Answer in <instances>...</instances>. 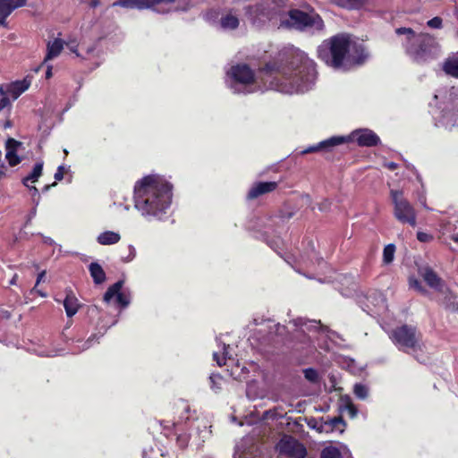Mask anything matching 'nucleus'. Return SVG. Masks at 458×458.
Returning <instances> with one entry per match:
<instances>
[{"mask_svg": "<svg viewBox=\"0 0 458 458\" xmlns=\"http://www.w3.org/2000/svg\"><path fill=\"white\" fill-rule=\"evenodd\" d=\"M259 72L268 89L286 94L308 91L317 76L315 63L300 49L289 51L284 63H267Z\"/></svg>", "mask_w": 458, "mask_h": 458, "instance_id": "obj_1", "label": "nucleus"}, {"mask_svg": "<svg viewBox=\"0 0 458 458\" xmlns=\"http://www.w3.org/2000/svg\"><path fill=\"white\" fill-rule=\"evenodd\" d=\"M173 186L157 175H147L136 182L134 207L146 217L161 219L172 202Z\"/></svg>", "mask_w": 458, "mask_h": 458, "instance_id": "obj_2", "label": "nucleus"}, {"mask_svg": "<svg viewBox=\"0 0 458 458\" xmlns=\"http://www.w3.org/2000/svg\"><path fill=\"white\" fill-rule=\"evenodd\" d=\"M397 35H405L403 43L405 53L416 63H425L438 55L439 45L435 38L428 33H416L411 28L395 29Z\"/></svg>", "mask_w": 458, "mask_h": 458, "instance_id": "obj_3", "label": "nucleus"}, {"mask_svg": "<svg viewBox=\"0 0 458 458\" xmlns=\"http://www.w3.org/2000/svg\"><path fill=\"white\" fill-rule=\"evenodd\" d=\"M352 46L351 35L338 33L325 39L317 49L318 57L327 65L339 69L344 65Z\"/></svg>", "mask_w": 458, "mask_h": 458, "instance_id": "obj_4", "label": "nucleus"}, {"mask_svg": "<svg viewBox=\"0 0 458 458\" xmlns=\"http://www.w3.org/2000/svg\"><path fill=\"white\" fill-rule=\"evenodd\" d=\"M388 336L400 350L411 354L420 363H426L428 358L425 354V345L421 335L415 327L403 325L388 332Z\"/></svg>", "mask_w": 458, "mask_h": 458, "instance_id": "obj_5", "label": "nucleus"}, {"mask_svg": "<svg viewBox=\"0 0 458 458\" xmlns=\"http://www.w3.org/2000/svg\"><path fill=\"white\" fill-rule=\"evenodd\" d=\"M289 0H260L253 5L245 7L246 16L252 23L271 21L285 15Z\"/></svg>", "mask_w": 458, "mask_h": 458, "instance_id": "obj_6", "label": "nucleus"}, {"mask_svg": "<svg viewBox=\"0 0 458 458\" xmlns=\"http://www.w3.org/2000/svg\"><path fill=\"white\" fill-rule=\"evenodd\" d=\"M289 21H282V24L291 25L300 30L313 29L316 31H323L325 23L322 17L314 10L306 13L299 9H291L288 11Z\"/></svg>", "mask_w": 458, "mask_h": 458, "instance_id": "obj_7", "label": "nucleus"}, {"mask_svg": "<svg viewBox=\"0 0 458 458\" xmlns=\"http://www.w3.org/2000/svg\"><path fill=\"white\" fill-rule=\"evenodd\" d=\"M390 196L394 204V217L411 227L417 225V214L413 206L403 197L402 191L391 190Z\"/></svg>", "mask_w": 458, "mask_h": 458, "instance_id": "obj_8", "label": "nucleus"}, {"mask_svg": "<svg viewBox=\"0 0 458 458\" xmlns=\"http://www.w3.org/2000/svg\"><path fill=\"white\" fill-rule=\"evenodd\" d=\"M357 302L369 314L383 315L387 310L386 299L378 288H367L365 293L356 294Z\"/></svg>", "mask_w": 458, "mask_h": 458, "instance_id": "obj_9", "label": "nucleus"}, {"mask_svg": "<svg viewBox=\"0 0 458 458\" xmlns=\"http://www.w3.org/2000/svg\"><path fill=\"white\" fill-rule=\"evenodd\" d=\"M277 448L280 454L288 458H305L307 451L305 446L295 438L284 436L279 441Z\"/></svg>", "mask_w": 458, "mask_h": 458, "instance_id": "obj_10", "label": "nucleus"}, {"mask_svg": "<svg viewBox=\"0 0 458 458\" xmlns=\"http://www.w3.org/2000/svg\"><path fill=\"white\" fill-rule=\"evenodd\" d=\"M254 323L256 325H260L262 328L259 329V332L267 331L266 335H261L257 337L261 344H267L270 342L274 341L276 336H283L286 334V327L279 323H275L271 319L262 320L261 323H258L257 319H254Z\"/></svg>", "mask_w": 458, "mask_h": 458, "instance_id": "obj_11", "label": "nucleus"}, {"mask_svg": "<svg viewBox=\"0 0 458 458\" xmlns=\"http://www.w3.org/2000/svg\"><path fill=\"white\" fill-rule=\"evenodd\" d=\"M229 75L240 84L251 85L255 82V73L246 64H239L231 67Z\"/></svg>", "mask_w": 458, "mask_h": 458, "instance_id": "obj_12", "label": "nucleus"}, {"mask_svg": "<svg viewBox=\"0 0 458 458\" xmlns=\"http://www.w3.org/2000/svg\"><path fill=\"white\" fill-rule=\"evenodd\" d=\"M122 288H108L104 294L103 300L109 306L116 309H125L131 302L129 295L121 292Z\"/></svg>", "mask_w": 458, "mask_h": 458, "instance_id": "obj_13", "label": "nucleus"}, {"mask_svg": "<svg viewBox=\"0 0 458 458\" xmlns=\"http://www.w3.org/2000/svg\"><path fill=\"white\" fill-rule=\"evenodd\" d=\"M292 322L296 327L301 329L305 327L309 331L314 329L321 334L326 335V336L329 339H333V337L338 336L336 332L330 330L327 326L321 325L320 321L318 320H310L306 318H297Z\"/></svg>", "mask_w": 458, "mask_h": 458, "instance_id": "obj_14", "label": "nucleus"}, {"mask_svg": "<svg viewBox=\"0 0 458 458\" xmlns=\"http://www.w3.org/2000/svg\"><path fill=\"white\" fill-rule=\"evenodd\" d=\"M352 140L360 147H375L380 144V138L370 129H359L352 132Z\"/></svg>", "mask_w": 458, "mask_h": 458, "instance_id": "obj_15", "label": "nucleus"}, {"mask_svg": "<svg viewBox=\"0 0 458 458\" xmlns=\"http://www.w3.org/2000/svg\"><path fill=\"white\" fill-rule=\"evenodd\" d=\"M345 142H348V140L345 137L334 136L318 143L317 145L310 146L305 148L304 150L301 151V154L305 155L318 151L331 152L333 150V148Z\"/></svg>", "mask_w": 458, "mask_h": 458, "instance_id": "obj_16", "label": "nucleus"}, {"mask_svg": "<svg viewBox=\"0 0 458 458\" xmlns=\"http://www.w3.org/2000/svg\"><path fill=\"white\" fill-rule=\"evenodd\" d=\"M259 450L251 439L244 438L235 447L233 458H259Z\"/></svg>", "mask_w": 458, "mask_h": 458, "instance_id": "obj_17", "label": "nucleus"}, {"mask_svg": "<svg viewBox=\"0 0 458 458\" xmlns=\"http://www.w3.org/2000/svg\"><path fill=\"white\" fill-rule=\"evenodd\" d=\"M278 187L276 182H258L252 184L247 193L248 199H255L259 196L270 193L276 191Z\"/></svg>", "mask_w": 458, "mask_h": 458, "instance_id": "obj_18", "label": "nucleus"}, {"mask_svg": "<svg viewBox=\"0 0 458 458\" xmlns=\"http://www.w3.org/2000/svg\"><path fill=\"white\" fill-rule=\"evenodd\" d=\"M418 275L423 279L428 286H439L441 283L440 276L428 265L420 266L418 267Z\"/></svg>", "mask_w": 458, "mask_h": 458, "instance_id": "obj_19", "label": "nucleus"}, {"mask_svg": "<svg viewBox=\"0 0 458 458\" xmlns=\"http://www.w3.org/2000/svg\"><path fill=\"white\" fill-rule=\"evenodd\" d=\"M320 458H351V454L345 446L328 445L322 449Z\"/></svg>", "mask_w": 458, "mask_h": 458, "instance_id": "obj_20", "label": "nucleus"}, {"mask_svg": "<svg viewBox=\"0 0 458 458\" xmlns=\"http://www.w3.org/2000/svg\"><path fill=\"white\" fill-rule=\"evenodd\" d=\"M348 55L356 64H362L369 57V54L366 51L365 47L355 42H352L351 50Z\"/></svg>", "mask_w": 458, "mask_h": 458, "instance_id": "obj_21", "label": "nucleus"}, {"mask_svg": "<svg viewBox=\"0 0 458 458\" xmlns=\"http://www.w3.org/2000/svg\"><path fill=\"white\" fill-rule=\"evenodd\" d=\"M31 84V79L27 76L21 81H16L10 86V93L13 99L18 98L23 92H25Z\"/></svg>", "mask_w": 458, "mask_h": 458, "instance_id": "obj_22", "label": "nucleus"}, {"mask_svg": "<svg viewBox=\"0 0 458 458\" xmlns=\"http://www.w3.org/2000/svg\"><path fill=\"white\" fill-rule=\"evenodd\" d=\"M80 306L81 304L79 302V300L72 293H68L65 299L64 300V307L68 318H72V316H74L77 313Z\"/></svg>", "mask_w": 458, "mask_h": 458, "instance_id": "obj_23", "label": "nucleus"}, {"mask_svg": "<svg viewBox=\"0 0 458 458\" xmlns=\"http://www.w3.org/2000/svg\"><path fill=\"white\" fill-rule=\"evenodd\" d=\"M442 70L446 75L458 79V55L446 58L443 63Z\"/></svg>", "mask_w": 458, "mask_h": 458, "instance_id": "obj_24", "label": "nucleus"}, {"mask_svg": "<svg viewBox=\"0 0 458 458\" xmlns=\"http://www.w3.org/2000/svg\"><path fill=\"white\" fill-rule=\"evenodd\" d=\"M26 4V0H0V14L9 16L16 8Z\"/></svg>", "mask_w": 458, "mask_h": 458, "instance_id": "obj_25", "label": "nucleus"}, {"mask_svg": "<svg viewBox=\"0 0 458 458\" xmlns=\"http://www.w3.org/2000/svg\"><path fill=\"white\" fill-rule=\"evenodd\" d=\"M369 0H330V2L341 8L347 10H360Z\"/></svg>", "mask_w": 458, "mask_h": 458, "instance_id": "obj_26", "label": "nucleus"}, {"mask_svg": "<svg viewBox=\"0 0 458 458\" xmlns=\"http://www.w3.org/2000/svg\"><path fill=\"white\" fill-rule=\"evenodd\" d=\"M47 55H46L45 60H44L45 62L57 57L61 54V52L64 48V43H63L62 39L55 38L53 42L49 41L47 43Z\"/></svg>", "mask_w": 458, "mask_h": 458, "instance_id": "obj_27", "label": "nucleus"}, {"mask_svg": "<svg viewBox=\"0 0 458 458\" xmlns=\"http://www.w3.org/2000/svg\"><path fill=\"white\" fill-rule=\"evenodd\" d=\"M216 341H217L218 345L219 346L221 345V347H222V356H220L217 352H214L213 359H214V360L216 361L217 365L221 367L225 364V361L227 360H233V358L230 352V349H231L230 345L220 343L218 341V339Z\"/></svg>", "mask_w": 458, "mask_h": 458, "instance_id": "obj_28", "label": "nucleus"}, {"mask_svg": "<svg viewBox=\"0 0 458 458\" xmlns=\"http://www.w3.org/2000/svg\"><path fill=\"white\" fill-rule=\"evenodd\" d=\"M89 271L96 284H101L106 280V273L103 267L97 262H92L89 266Z\"/></svg>", "mask_w": 458, "mask_h": 458, "instance_id": "obj_29", "label": "nucleus"}, {"mask_svg": "<svg viewBox=\"0 0 458 458\" xmlns=\"http://www.w3.org/2000/svg\"><path fill=\"white\" fill-rule=\"evenodd\" d=\"M121 239L118 233L113 231H106L98 236V242L101 245H111L117 243Z\"/></svg>", "mask_w": 458, "mask_h": 458, "instance_id": "obj_30", "label": "nucleus"}, {"mask_svg": "<svg viewBox=\"0 0 458 458\" xmlns=\"http://www.w3.org/2000/svg\"><path fill=\"white\" fill-rule=\"evenodd\" d=\"M113 6H121L124 8L148 9L147 0H117Z\"/></svg>", "mask_w": 458, "mask_h": 458, "instance_id": "obj_31", "label": "nucleus"}, {"mask_svg": "<svg viewBox=\"0 0 458 458\" xmlns=\"http://www.w3.org/2000/svg\"><path fill=\"white\" fill-rule=\"evenodd\" d=\"M43 173V162L35 164L31 173L22 179V184L29 187V182H36Z\"/></svg>", "mask_w": 458, "mask_h": 458, "instance_id": "obj_32", "label": "nucleus"}, {"mask_svg": "<svg viewBox=\"0 0 458 458\" xmlns=\"http://www.w3.org/2000/svg\"><path fill=\"white\" fill-rule=\"evenodd\" d=\"M136 257V249L129 244L119 250V258L123 262H130Z\"/></svg>", "mask_w": 458, "mask_h": 458, "instance_id": "obj_33", "label": "nucleus"}, {"mask_svg": "<svg viewBox=\"0 0 458 458\" xmlns=\"http://www.w3.org/2000/svg\"><path fill=\"white\" fill-rule=\"evenodd\" d=\"M239 19L232 14H226L220 20V24L223 29L235 30L239 26Z\"/></svg>", "mask_w": 458, "mask_h": 458, "instance_id": "obj_34", "label": "nucleus"}, {"mask_svg": "<svg viewBox=\"0 0 458 458\" xmlns=\"http://www.w3.org/2000/svg\"><path fill=\"white\" fill-rule=\"evenodd\" d=\"M209 384L214 393H219L224 384V378L220 374L212 373L209 376Z\"/></svg>", "mask_w": 458, "mask_h": 458, "instance_id": "obj_35", "label": "nucleus"}, {"mask_svg": "<svg viewBox=\"0 0 458 458\" xmlns=\"http://www.w3.org/2000/svg\"><path fill=\"white\" fill-rule=\"evenodd\" d=\"M395 246L394 244H387L383 250V261L386 264H390L394 258Z\"/></svg>", "mask_w": 458, "mask_h": 458, "instance_id": "obj_36", "label": "nucleus"}, {"mask_svg": "<svg viewBox=\"0 0 458 458\" xmlns=\"http://www.w3.org/2000/svg\"><path fill=\"white\" fill-rule=\"evenodd\" d=\"M353 393L357 398L365 400L369 394L368 387L363 384H355L353 386Z\"/></svg>", "mask_w": 458, "mask_h": 458, "instance_id": "obj_37", "label": "nucleus"}, {"mask_svg": "<svg viewBox=\"0 0 458 458\" xmlns=\"http://www.w3.org/2000/svg\"><path fill=\"white\" fill-rule=\"evenodd\" d=\"M305 378L311 383H318L319 377L316 369L308 368L303 370Z\"/></svg>", "mask_w": 458, "mask_h": 458, "instance_id": "obj_38", "label": "nucleus"}, {"mask_svg": "<svg viewBox=\"0 0 458 458\" xmlns=\"http://www.w3.org/2000/svg\"><path fill=\"white\" fill-rule=\"evenodd\" d=\"M21 146V142L13 138H8L5 141V149L7 151L17 152L18 148Z\"/></svg>", "mask_w": 458, "mask_h": 458, "instance_id": "obj_39", "label": "nucleus"}, {"mask_svg": "<svg viewBox=\"0 0 458 458\" xmlns=\"http://www.w3.org/2000/svg\"><path fill=\"white\" fill-rule=\"evenodd\" d=\"M5 158L10 166H15L21 162V158L17 155V152L7 151Z\"/></svg>", "mask_w": 458, "mask_h": 458, "instance_id": "obj_40", "label": "nucleus"}, {"mask_svg": "<svg viewBox=\"0 0 458 458\" xmlns=\"http://www.w3.org/2000/svg\"><path fill=\"white\" fill-rule=\"evenodd\" d=\"M38 294V288H27V290L23 293L24 295V302L29 303L32 301Z\"/></svg>", "mask_w": 458, "mask_h": 458, "instance_id": "obj_41", "label": "nucleus"}, {"mask_svg": "<svg viewBox=\"0 0 458 458\" xmlns=\"http://www.w3.org/2000/svg\"><path fill=\"white\" fill-rule=\"evenodd\" d=\"M11 106V101H10L9 98L6 96V94L4 93L3 87L1 86L0 87V111L7 106Z\"/></svg>", "mask_w": 458, "mask_h": 458, "instance_id": "obj_42", "label": "nucleus"}, {"mask_svg": "<svg viewBox=\"0 0 458 458\" xmlns=\"http://www.w3.org/2000/svg\"><path fill=\"white\" fill-rule=\"evenodd\" d=\"M344 411H346L351 418L356 417L358 413L356 406L350 401L344 404Z\"/></svg>", "mask_w": 458, "mask_h": 458, "instance_id": "obj_43", "label": "nucleus"}, {"mask_svg": "<svg viewBox=\"0 0 458 458\" xmlns=\"http://www.w3.org/2000/svg\"><path fill=\"white\" fill-rule=\"evenodd\" d=\"M176 0H147L148 9L153 8L154 6L164 4H174Z\"/></svg>", "mask_w": 458, "mask_h": 458, "instance_id": "obj_44", "label": "nucleus"}, {"mask_svg": "<svg viewBox=\"0 0 458 458\" xmlns=\"http://www.w3.org/2000/svg\"><path fill=\"white\" fill-rule=\"evenodd\" d=\"M443 304L445 305V307L447 309L451 310L452 311L458 313V303L457 302L451 301V299L445 297V301H443Z\"/></svg>", "mask_w": 458, "mask_h": 458, "instance_id": "obj_45", "label": "nucleus"}, {"mask_svg": "<svg viewBox=\"0 0 458 458\" xmlns=\"http://www.w3.org/2000/svg\"><path fill=\"white\" fill-rule=\"evenodd\" d=\"M428 26L434 29H440L442 27V19L440 17H434L427 22Z\"/></svg>", "mask_w": 458, "mask_h": 458, "instance_id": "obj_46", "label": "nucleus"}, {"mask_svg": "<svg viewBox=\"0 0 458 458\" xmlns=\"http://www.w3.org/2000/svg\"><path fill=\"white\" fill-rule=\"evenodd\" d=\"M417 239L420 242H429L430 241L433 240V236L431 234L424 233V232H418Z\"/></svg>", "mask_w": 458, "mask_h": 458, "instance_id": "obj_47", "label": "nucleus"}, {"mask_svg": "<svg viewBox=\"0 0 458 458\" xmlns=\"http://www.w3.org/2000/svg\"><path fill=\"white\" fill-rule=\"evenodd\" d=\"M66 173V168L64 165H59L55 173V181H62L64 179V174Z\"/></svg>", "mask_w": 458, "mask_h": 458, "instance_id": "obj_48", "label": "nucleus"}, {"mask_svg": "<svg viewBox=\"0 0 458 458\" xmlns=\"http://www.w3.org/2000/svg\"><path fill=\"white\" fill-rule=\"evenodd\" d=\"M97 339V335H90L88 340L83 343V345L82 347H80L78 346L79 349H81V351H84V350H87L89 349L90 346H92L93 343L96 341Z\"/></svg>", "mask_w": 458, "mask_h": 458, "instance_id": "obj_49", "label": "nucleus"}, {"mask_svg": "<svg viewBox=\"0 0 458 458\" xmlns=\"http://www.w3.org/2000/svg\"><path fill=\"white\" fill-rule=\"evenodd\" d=\"M38 356L42 357H54L57 355V352L55 350H38L37 352Z\"/></svg>", "mask_w": 458, "mask_h": 458, "instance_id": "obj_50", "label": "nucleus"}, {"mask_svg": "<svg viewBox=\"0 0 458 458\" xmlns=\"http://www.w3.org/2000/svg\"><path fill=\"white\" fill-rule=\"evenodd\" d=\"M46 276V271H42L40 272L38 275V277H37V280H36V283H35V285L34 286H38L41 281L43 280V278Z\"/></svg>", "mask_w": 458, "mask_h": 458, "instance_id": "obj_51", "label": "nucleus"}, {"mask_svg": "<svg viewBox=\"0 0 458 458\" xmlns=\"http://www.w3.org/2000/svg\"><path fill=\"white\" fill-rule=\"evenodd\" d=\"M7 15L0 14V26L6 28L7 27Z\"/></svg>", "mask_w": 458, "mask_h": 458, "instance_id": "obj_52", "label": "nucleus"}, {"mask_svg": "<svg viewBox=\"0 0 458 458\" xmlns=\"http://www.w3.org/2000/svg\"><path fill=\"white\" fill-rule=\"evenodd\" d=\"M386 167H387L389 170H395L398 167V165L394 162H388L385 165Z\"/></svg>", "mask_w": 458, "mask_h": 458, "instance_id": "obj_53", "label": "nucleus"}, {"mask_svg": "<svg viewBox=\"0 0 458 458\" xmlns=\"http://www.w3.org/2000/svg\"><path fill=\"white\" fill-rule=\"evenodd\" d=\"M342 292L341 293L344 295V296H350L352 295V291L353 290V288H349V287H346V288H342Z\"/></svg>", "mask_w": 458, "mask_h": 458, "instance_id": "obj_54", "label": "nucleus"}, {"mask_svg": "<svg viewBox=\"0 0 458 458\" xmlns=\"http://www.w3.org/2000/svg\"><path fill=\"white\" fill-rule=\"evenodd\" d=\"M434 290H436L438 293H441V294H446L447 293H449L450 291H449V288H440V287H437V288H433Z\"/></svg>", "mask_w": 458, "mask_h": 458, "instance_id": "obj_55", "label": "nucleus"}, {"mask_svg": "<svg viewBox=\"0 0 458 458\" xmlns=\"http://www.w3.org/2000/svg\"><path fill=\"white\" fill-rule=\"evenodd\" d=\"M100 4V0H90L89 1V6L91 8H96Z\"/></svg>", "mask_w": 458, "mask_h": 458, "instance_id": "obj_56", "label": "nucleus"}, {"mask_svg": "<svg viewBox=\"0 0 458 458\" xmlns=\"http://www.w3.org/2000/svg\"><path fill=\"white\" fill-rule=\"evenodd\" d=\"M333 426H336L338 423H343L344 420L341 418H335L331 420Z\"/></svg>", "mask_w": 458, "mask_h": 458, "instance_id": "obj_57", "label": "nucleus"}, {"mask_svg": "<svg viewBox=\"0 0 458 458\" xmlns=\"http://www.w3.org/2000/svg\"><path fill=\"white\" fill-rule=\"evenodd\" d=\"M11 127H13V122L11 120L7 119L4 123V128L8 129Z\"/></svg>", "mask_w": 458, "mask_h": 458, "instance_id": "obj_58", "label": "nucleus"}, {"mask_svg": "<svg viewBox=\"0 0 458 458\" xmlns=\"http://www.w3.org/2000/svg\"><path fill=\"white\" fill-rule=\"evenodd\" d=\"M30 189V191H31L33 192V195H38V190L36 186H30L28 187Z\"/></svg>", "mask_w": 458, "mask_h": 458, "instance_id": "obj_59", "label": "nucleus"}, {"mask_svg": "<svg viewBox=\"0 0 458 458\" xmlns=\"http://www.w3.org/2000/svg\"><path fill=\"white\" fill-rule=\"evenodd\" d=\"M51 77H52V67L49 66V67H47V70L46 72V78L49 79Z\"/></svg>", "mask_w": 458, "mask_h": 458, "instance_id": "obj_60", "label": "nucleus"}, {"mask_svg": "<svg viewBox=\"0 0 458 458\" xmlns=\"http://www.w3.org/2000/svg\"><path fill=\"white\" fill-rule=\"evenodd\" d=\"M4 164H1L0 165V179L5 175V172H4Z\"/></svg>", "mask_w": 458, "mask_h": 458, "instance_id": "obj_61", "label": "nucleus"}, {"mask_svg": "<svg viewBox=\"0 0 458 458\" xmlns=\"http://www.w3.org/2000/svg\"><path fill=\"white\" fill-rule=\"evenodd\" d=\"M37 296H40V297H47V293L40 289L38 288V294Z\"/></svg>", "mask_w": 458, "mask_h": 458, "instance_id": "obj_62", "label": "nucleus"}, {"mask_svg": "<svg viewBox=\"0 0 458 458\" xmlns=\"http://www.w3.org/2000/svg\"><path fill=\"white\" fill-rule=\"evenodd\" d=\"M56 185V182H53L52 184H47V185H45L44 188H43V191H47L51 187H54Z\"/></svg>", "mask_w": 458, "mask_h": 458, "instance_id": "obj_63", "label": "nucleus"}, {"mask_svg": "<svg viewBox=\"0 0 458 458\" xmlns=\"http://www.w3.org/2000/svg\"><path fill=\"white\" fill-rule=\"evenodd\" d=\"M123 284H124V281L123 280H118L117 282H115L111 286H123Z\"/></svg>", "mask_w": 458, "mask_h": 458, "instance_id": "obj_64", "label": "nucleus"}]
</instances>
